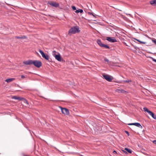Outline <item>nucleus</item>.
Segmentation results:
<instances>
[{
    "label": "nucleus",
    "instance_id": "obj_1",
    "mask_svg": "<svg viewBox=\"0 0 156 156\" xmlns=\"http://www.w3.org/2000/svg\"><path fill=\"white\" fill-rule=\"evenodd\" d=\"M80 31V29L78 26H76L73 27L69 30L68 34L71 35L73 34H75L76 33H78Z\"/></svg>",
    "mask_w": 156,
    "mask_h": 156
},
{
    "label": "nucleus",
    "instance_id": "obj_2",
    "mask_svg": "<svg viewBox=\"0 0 156 156\" xmlns=\"http://www.w3.org/2000/svg\"><path fill=\"white\" fill-rule=\"evenodd\" d=\"M56 51H52V55L54 57L55 59L59 61H61V56L60 54L58 53V55H56L55 53Z\"/></svg>",
    "mask_w": 156,
    "mask_h": 156
},
{
    "label": "nucleus",
    "instance_id": "obj_3",
    "mask_svg": "<svg viewBox=\"0 0 156 156\" xmlns=\"http://www.w3.org/2000/svg\"><path fill=\"white\" fill-rule=\"evenodd\" d=\"M33 64L34 66L37 68H39L41 66V62L38 60H34L33 62Z\"/></svg>",
    "mask_w": 156,
    "mask_h": 156
},
{
    "label": "nucleus",
    "instance_id": "obj_4",
    "mask_svg": "<svg viewBox=\"0 0 156 156\" xmlns=\"http://www.w3.org/2000/svg\"><path fill=\"white\" fill-rule=\"evenodd\" d=\"M103 78L109 82H111L112 80L110 76L108 75H103Z\"/></svg>",
    "mask_w": 156,
    "mask_h": 156
},
{
    "label": "nucleus",
    "instance_id": "obj_5",
    "mask_svg": "<svg viewBox=\"0 0 156 156\" xmlns=\"http://www.w3.org/2000/svg\"><path fill=\"white\" fill-rule=\"evenodd\" d=\"M106 40L111 43L116 42L117 41L116 39L115 38L110 37H107Z\"/></svg>",
    "mask_w": 156,
    "mask_h": 156
},
{
    "label": "nucleus",
    "instance_id": "obj_6",
    "mask_svg": "<svg viewBox=\"0 0 156 156\" xmlns=\"http://www.w3.org/2000/svg\"><path fill=\"white\" fill-rule=\"evenodd\" d=\"M39 51L41 54L42 57L45 59L48 60L49 59V57L48 55H45L44 53L41 49H39Z\"/></svg>",
    "mask_w": 156,
    "mask_h": 156
},
{
    "label": "nucleus",
    "instance_id": "obj_7",
    "mask_svg": "<svg viewBox=\"0 0 156 156\" xmlns=\"http://www.w3.org/2000/svg\"><path fill=\"white\" fill-rule=\"evenodd\" d=\"M61 108L62 112L63 114L67 115H68L69 114V111L67 109L62 107Z\"/></svg>",
    "mask_w": 156,
    "mask_h": 156
},
{
    "label": "nucleus",
    "instance_id": "obj_8",
    "mask_svg": "<svg viewBox=\"0 0 156 156\" xmlns=\"http://www.w3.org/2000/svg\"><path fill=\"white\" fill-rule=\"evenodd\" d=\"M48 3L51 5L55 7H58L59 6V4L58 3L54 2H48Z\"/></svg>",
    "mask_w": 156,
    "mask_h": 156
},
{
    "label": "nucleus",
    "instance_id": "obj_9",
    "mask_svg": "<svg viewBox=\"0 0 156 156\" xmlns=\"http://www.w3.org/2000/svg\"><path fill=\"white\" fill-rule=\"evenodd\" d=\"M128 125H134L136 126H137L139 128L141 129L142 128V126H141L140 124L138 122H135L133 123H129L128 124Z\"/></svg>",
    "mask_w": 156,
    "mask_h": 156
},
{
    "label": "nucleus",
    "instance_id": "obj_10",
    "mask_svg": "<svg viewBox=\"0 0 156 156\" xmlns=\"http://www.w3.org/2000/svg\"><path fill=\"white\" fill-rule=\"evenodd\" d=\"M33 61L32 60H29L24 61L23 62V63L26 65H30L33 64Z\"/></svg>",
    "mask_w": 156,
    "mask_h": 156
},
{
    "label": "nucleus",
    "instance_id": "obj_11",
    "mask_svg": "<svg viewBox=\"0 0 156 156\" xmlns=\"http://www.w3.org/2000/svg\"><path fill=\"white\" fill-rule=\"evenodd\" d=\"M115 91L116 92L119 93H125L126 92V91L122 89H117L115 90Z\"/></svg>",
    "mask_w": 156,
    "mask_h": 156
},
{
    "label": "nucleus",
    "instance_id": "obj_12",
    "mask_svg": "<svg viewBox=\"0 0 156 156\" xmlns=\"http://www.w3.org/2000/svg\"><path fill=\"white\" fill-rule=\"evenodd\" d=\"M149 114L154 119H156V115H155L153 112L151 111Z\"/></svg>",
    "mask_w": 156,
    "mask_h": 156
},
{
    "label": "nucleus",
    "instance_id": "obj_13",
    "mask_svg": "<svg viewBox=\"0 0 156 156\" xmlns=\"http://www.w3.org/2000/svg\"><path fill=\"white\" fill-rule=\"evenodd\" d=\"M150 3L152 5L156 6V0H153L150 1Z\"/></svg>",
    "mask_w": 156,
    "mask_h": 156
},
{
    "label": "nucleus",
    "instance_id": "obj_14",
    "mask_svg": "<svg viewBox=\"0 0 156 156\" xmlns=\"http://www.w3.org/2000/svg\"><path fill=\"white\" fill-rule=\"evenodd\" d=\"M15 38L16 39H27V37L26 36H22L21 37H19V36H16L15 37Z\"/></svg>",
    "mask_w": 156,
    "mask_h": 156
},
{
    "label": "nucleus",
    "instance_id": "obj_15",
    "mask_svg": "<svg viewBox=\"0 0 156 156\" xmlns=\"http://www.w3.org/2000/svg\"><path fill=\"white\" fill-rule=\"evenodd\" d=\"M97 43L101 47L104 44L101 43V40L99 39H98L97 41Z\"/></svg>",
    "mask_w": 156,
    "mask_h": 156
},
{
    "label": "nucleus",
    "instance_id": "obj_16",
    "mask_svg": "<svg viewBox=\"0 0 156 156\" xmlns=\"http://www.w3.org/2000/svg\"><path fill=\"white\" fill-rule=\"evenodd\" d=\"M15 79L13 78H9L7 79L5 81L7 83H9L13 80H15Z\"/></svg>",
    "mask_w": 156,
    "mask_h": 156
},
{
    "label": "nucleus",
    "instance_id": "obj_17",
    "mask_svg": "<svg viewBox=\"0 0 156 156\" xmlns=\"http://www.w3.org/2000/svg\"><path fill=\"white\" fill-rule=\"evenodd\" d=\"M83 12V11L82 9H79L78 10H76V11H75V12L77 13H78L79 12L82 13Z\"/></svg>",
    "mask_w": 156,
    "mask_h": 156
},
{
    "label": "nucleus",
    "instance_id": "obj_18",
    "mask_svg": "<svg viewBox=\"0 0 156 156\" xmlns=\"http://www.w3.org/2000/svg\"><path fill=\"white\" fill-rule=\"evenodd\" d=\"M143 109L144 111L147 112L148 114H149V113L151 112L146 107H144Z\"/></svg>",
    "mask_w": 156,
    "mask_h": 156
},
{
    "label": "nucleus",
    "instance_id": "obj_19",
    "mask_svg": "<svg viewBox=\"0 0 156 156\" xmlns=\"http://www.w3.org/2000/svg\"><path fill=\"white\" fill-rule=\"evenodd\" d=\"M101 47H104L105 48H108V49H109L110 47L109 46H108V45H106L105 44H103V46Z\"/></svg>",
    "mask_w": 156,
    "mask_h": 156
},
{
    "label": "nucleus",
    "instance_id": "obj_20",
    "mask_svg": "<svg viewBox=\"0 0 156 156\" xmlns=\"http://www.w3.org/2000/svg\"><path fill=\"white\" fill-rule=\"evenodd\" d=\"M125 150H126L127 151H128L129 153H132V151L131 149H129L127 148H125Z\"/></svg>",
    "mask_w": 156,
    "mask_h": 156
},
{
    "label": "nucleus",
    "instance_id": "obj_21",
    "mask_svg": "<svg viewBox=\"0 0 156 156\" xmlns=\"http://www.w3.org/2000/svg\"><path fill=\"white\" fill-rule=\"evenodd\" d=\"M23 100L24 103L26 104L27 105H28V102L26 99L24 98V99Z\"/></svg>",
    "mask_w": 156,
    "mask_h": 156
},
{
    "label": "nucleus",
    "instance_id": "obj_22",
    "mask_svg": "<svg viewBox=\"0 0 156 156\" xmlns=\"http://www.w3.org/2000/svg\"><path fill=\"white\" fill-rule=\"evenodd\" d=\"M134 39L136 40L137 41H138V42H140V43H141L142 44H145L146 43V42L141 41L138 39H136L135 38H134Z\"/></svg>",
    "mask_w": 156,
    "mask_h": 156
},
{
    "label": "nucleus",
    "instance_id": "obj_23",
    "mask_svg": "<svg viewBox=\"0 0 156 156\" xmlns=\"http://www.w3.org/2000/svg\"><path fill=\"white\" fill-rule=\"evenodd\" d=\"M123 82H126V83H129L131 82V81L130 80H123L122 81Z\"/></svg>",
    "mask_w": 156,
    "mask_h": 156
},
{
    "label": "nucleus",
    "instance_id": "obj_24",
    "mask_svg": "<svg viewBox=\"0 0 156 156\" xmlns=\"http://www.w3.org/2000/svg\"><path fill=\"white\" fill-rule=\"evenodd\" d=\"M12 98L14 99H15V100H18L19 98H18V97L15 96H14Z\"/></svg>",
    "mask_w": 156,
    "mask_h": 156
},
{
    "label": "nucleus",
    "instance_id": "obj_25",
    "mask_svg": "<svg viewBox=\"0 0 156 156\" xmlns=\"http://www.w3.org/2000/svg\"><path fill=\"white\" fill-rule=\"evenodd\" d=\"M18 98H18V100H19L20 101L23 100L24 99V98L19 97H18Z\"/></svg>",
    "mask_w": 156,
    "mask_h": 156
},
{
    "label": "nucleus",
    "instance_id": "obj_26",
    "mask_svg": "<svg viewBox=\"0 0 156 156\" xmlns=\"http://www.w3.org/2000/svg\"><path fill=\"white\" fill-rule=\"evenodd\" d=\"M150 58H151L152 60L153 61L155 62H156V59L152 57H150Z\"/></svg>",
    "mask_w": 156,
    "mask_h": 156
},
{
    "label": "nucleus",
    "instance_id": "obj_27",
    "mask_svg": "<svg viewBox=\"0 0 156 156\" xmlns=\"http://www.w3.org/2000/svg\"><path fill=\"white\" fill-rule=\"evenodd\" d=\"M72 8L73 10H75L76 9V8L75 6H72Z\"/></svg>",
    "mask_w": 156,
    "mask_h": 156
},
{
    "label": "nucleus",
    "instance_id": "obj_28",
    "mask_svg": "<svg viewBox=\"0 0 156 156\" xmlns=\"http://www.w3.org/2000/svg\"><path fill=\"white\" fill-rule=\"evenodd\" d=\"M89 13L92 16L94 17H95V16L92 13L89 12Z\"/></svg>",
    "mask_w": 156,
    "mask_h": 156
},
{
    "label": "nucleus",
    "instance_id": "obj_29",
    "mask_svg": "<svg viewBox=\"0 0 156 156\" xmlns=\"http://www.w3.org/2000/svg\"><path fill=\"white\" fill-rule=\"evenodd\" d=\"M153 143L155 144H156V140H154L153 141Z\"/></svg>",
    "mask_w": 156,
    "mask_h": 156
},
{
    "label": "nucleus",
    "instance_id": "obj_30",
    "mask_svg": "<svg viewBox=\"0 0 156 156\" xmlns=\"http://www.w3.org/2000/svg\"><path fill=\"white\" fill-rule=\"evenodd\" d=\"M125 132L127 134V135L128 136L129 135V133L127 131H126Z\"/></svg>",
    "mask_w": 156,
    "mask_h": 156
},
{
    "label": "nucleus",
    "instance_id": "obj_31",
    "mask_svg": "<svg viewBox=\"0 0 156 156\" xmlns=\"http://www.w3.org/2000/svg\"><path fill=\"white\" fill-rule=\"evenodd\" d=\"M105 61L107 62H108L109 61V60L107 58H105Z\"/></svg>",
    "mask_w": 156,
    "mask_h": 156
},
{
    "label": "nucleus",
    "instance_id": "obj_32",
    "mask_svg": "<svg viewBox=\"0 0 156 156\" xmlns=\"http://www.w3.org/2000/svg\"><path fill=\"white\" fill-rule=\"evenodd\" d=\"M113 153L114 154H116L117 153V152L116 151H114L113 152Z\"/></svg>",
    "mask_w": 156,
    "mask_h": 156
},
{
    "label": "nucleus",
    "instance_id": "obj_33",
    "mask_svg": "<svg viewBox=\"0 0 156 156\" xmlns=\"http://www.w3.org/2000/svg\"><path fill=\"white\" fill-rule=\"evenodd\" d=\"M21 78H24L25 77L24 76H23V75H21Z\"/></svg>",
    "mask_w": 156,
    "mask_h": 156
},
{
    "label": "nucleus",
    "instance_id": "obj_34",
    "mask_svg": "<svg viewBox=\"0 0 156 156\" xmlns=\"http://www.w3.org/2000/svg\"><path fill=\"white\" fill-rule=\"evenodd\" d=\"M153 41L154 42L155 44H156V40H153Z\"/></svg>",
    "mask_w": 156,
    "mask_h": 156
},
{
    "label": "nucleus",
    "instance_id": "obj_35",
    "mask_svg": "<svg viewBox=\"0 0 156 156\" xmlns=\"http://www.w3.org/2000/svg\"><path fill=\"white\" fill-rule=\"evenodd\" d=\"M123 151L124 152V153H127V152L126 151H125L124 150H123Z\"/></svg>",
    "mask_w": 156,
    "mask_h": 156
},
{
    "label": "nucleus",
    "instance_id": "obj_36",
    "mask_svg": "<svg viewBox=\"0 0 156 156\" xmlns=\"http://www.w3.org/2000/svg\"><path fill=\"white\" fill-rule=\"evenodd\" d=\"M126 15H130V14H127V13H126Z\"/></svg>",
    "mask_w": 156,
    "mask_h": 156
},
{
    "label": "nucleus",
    "instance_id": "obj_37",
    "mask_svg": "<svg viewBox=\"0 0 156 156\" xmlns=\"http://www.w3.org/2000/svg\"><path fill=\"white\" fill-rule=\"evenodd\" d=\"M23 156H26V155H24V154H23Z\"/></svg>",
    "mask_w": 156,
    "mask_h": 156
}]
</instances>
